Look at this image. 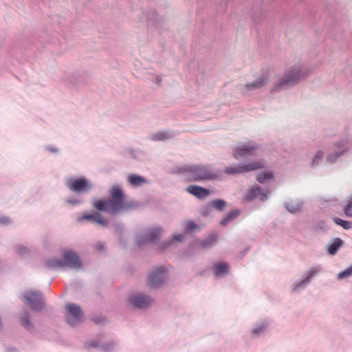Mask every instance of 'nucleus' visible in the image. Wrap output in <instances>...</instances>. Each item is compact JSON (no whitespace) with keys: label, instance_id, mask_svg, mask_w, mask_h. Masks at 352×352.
I'll use <instances>...</instances> for the list:
<instances>
[{"label":"nucleus","instance_id":"nucleus-1","mask_svg":"<svg viewBox=\"0 0 352 352\" xmlns=\"http://www.w3.org/2000/svg\"><path fill=\"white\" fill-rule=\"evenodd\" d=\"M109 195L111 197V200H94L93 201L94 207L98 210L115 214L126 212L135 206L132 201H126L122 187L118 184L112 186Z\"/></svg>","mask_w":352,"mask_h":352},{"label":"nucleus","instance_id":"nucleus-2","mask_svg":"<svg viewBox=\"0 0 352 352\" xmlns=\"http://www.w3.org/2000/svg\"><path fill=\"white\" fill-rule=\"evenodd\" d=\"M312 72L311 68L307 64L298 62L288 67L283 77L272 87L273 91H278L293 87L306 79Z\"/></svg>","mask_w":352,"mask_h":352},{"label":"nucleus","instance_id":"nucleus-3","mask_svg":"<svg viewBox=\"0 0 352 352\" xmlns=\"http://www.w3.org/2000/svg\"><path fill=\"white\" fill-rule=\"evenodd\" d=\"M184 172L190 181L211 180L217 177V173L207 164H191L184 168Z\"/></svg>","mask_w":352,"mask_h":352},{"label":"nucleus","instance_id":"nucleus-4","mask_svg":"<svg viewBox=\"0 0 352 352\" xmlns=\"http://www.w3.org/2000/svg\"><path fill=\"white\" fill-rule=\"evenodd\" d=\"M260 147L259 144L252 141L240 142L232 146V156L237 160L244 159L254 155Z\"/></svg>","mask_w":352,"mask_h":352},{"label":"nucleus","instance_id":"nucleus-5","mask_svg":"<svg viewBox=\"0 0 352 352\" xmlns=\"http://www.w3.org/2000/svg\"><path fill=\"white\" fill-rule=\"evenodd\" d=\"M264 166L263 160L251 161L246 163H239L238 164L231 165L224 169V173L227 175H236L244 172H249L261 169Z\"/></svg>","mask_w":352,"mask_h":352},{"label":"nucleus","instance_id":"nucleus-6","mask_svg":"<svg viewBox=\"0 0 352 352\" xmlns=\"http://www.w3.org/2000/svg\"><path fill=\"white\" fill-rule=\"evenodd\" d=\"M67 187L72 191L82 192H88L92 187V184L86 178H70L67 182Z\"/></svg>","mask_w":352,"mask_h":352},{"label":"nucleus","instance_id":"nucleus-7","mask_svg":"<svg viewBox=\"0 0 352 352\" xmlns=\"http://www.w3.org/2000/svg\"><path fill=\"white\" fill-rule=\"evenodd\" d=\"M269 190L257 186H252L244 195V201L251 202L255 199L264 201L268 199Z\"/></svg>","mask_w":352,"mask_h":352},{"label":"nucleus","instance_id":"nucleus-8","mask_svg":"<svg viewBox=\"0 0 352 352\" xmlns=\"http://www.w3.org/2000/svg\"><path fill=\"white\" fill-rule=\"evenodd\" d=\"M321 269L318 266H314L309 268L304 274L305 278L300 283H295L292 285V291L297 292L300 289L305 288V287L310 283L311 278L316 276Z\"/></svg>","mask_w":352,"mask_h":352},{"label":"nucleus","instance_id":"nucleus-9","mask_svg":"<svg viewBox=\"0 0 352 352\" xmlns=\"http://www.w3.org/2000/svg\"><path fill=\"white\" fill-rule=\"evenodd\" d=\"M65 263L74 269L78 270L82 267V262L78 255L71 250H65L63 253Z\"/></svg>","mask_w":352,"mask_h":352},{"label":"nucleus","instance_id":"nucleus-10","mask_svg":"<svg viewBox=\"0 0 352 352\" xmlns=\"http://www.w3.org/2000/svg\"><path fill=\"white\" fill-rule=\"evenodd\" d=\"M67 310L74 317V319L67 317L66 320L67 322L73 326L76 323L81 321L82 317V312L80 307L76 304H68L66 305Z\"/></svg>","mask_w":352,"mask_h":352},{"label":"nucleus","instance_id":"nucleus-11","mask_svg":"<svg viewBox=\"0 0 352 352\" xmlns=\"http://www.w3.org/2000/svg\"><path fill=\"white\" fill-rule=\"evenodd\" d=\"M25 298L28 302L32 305L33 309L38 310L43 307L42 303L40 301L41 298V293L39 292L27 291L24 294Z\"/></svg>","mask_w":352,"mask_h":352},{"label":"nucleus","instance_id":"nucleus-12","mask_svg":"<svg viewBox=\"0 0 352 352\" xmlns=\"http://www.w3.org/2000/svg\"><path fill=\"white\" fill-rule=\"evenodd\" d=\"M129 301L133 306L138 308H145L151 303V300L149 297L142 294L131 296L129 298Z\"/></svg>","mask_w":352,"mask_h":352},{"label":"nucleus","instance_id":"nucleus-13","mask_svg":"<svg viewBox=\"0 0 352 352\" xmlns=\"http://www.w3.org/2000/svg\"><path fill=\"white\" fill-rule=\"evenodd\" d=\"M164 278L165 274L163 270L161 268H157L151 273L148 284L151 287H156L163 281Z\"/></svg>","mask_w":352,"mask_h":352},{"label":"nucleus","instance_id":"nucleus-14","mask_svg":"<svg viewBox=\"0 0 352 352\" xmlns=\"http://www.w3.org/2000/svg\"><path fill=\"white\" fill-rule=\"evenodd\" d=\"M334 146L336 148H340V151L327 155L326 161L329 164L335 163L340 156L343 155L348 151V148L344 145L342 142H339Z\"/></svg>","mask_w":352,"mask_h":352},{"label":"nucleus","instance_id":"nucleus-15","mask_svg":"<svg viewBox=\"0 0 352 352\" xmlns=\"http://www.w3.org/2000/svg\"><path fill=\"white\" fill-rule=\"evenodd\" d=\"M186 191L199 199L210 195V191L208 190L197 185L189 186L186 188Z\"/></svg>","mask_w":352,"mask_h":352},{"label":"nucleus","instance_id":"nucleus-16","mask_svg":"<svg viewBox=\"0 0 352 352\" xmlns=\"http://www.w3.org/2000/svg\"><path fill=\"white\" fill-rule=\"evenodd\" d=\"M84 220L94 221L99 225L105 226H107V222L104 221L101 217V215L97 212H94L92 214H89L87 213L84 214L82 216L78 218V221L79 222H82Z\"/></svg>","mask_w":352,"mask_h":352},{"label":"nucleus","instance_id":"nucleus-17","mask_svg":"<svg viewBox=\"0 0 352 352\" xmlns=\"http://www.w3.org/2000/svg\"><path fill=\"white\" fill-rule=\"evenodd\" d=\"M284 206L289 212L296 214L302 212L303 203L299 200H289Z\"/></svg>","mask_w":352,"mask_h":352},{"label":"nucleus","instance_id":"nucleus-18","mask_svg":"<svg viewBox=\"0 0 352 352\" xmlns=\"http://www.w3.org/2000/svg\"><path fill=\"white\" fill-rule=\"evenodd\" d=\"M161 232L162 230L158 228L151 229L146 236L145 239H142L138 241V245L141 246L143 243V241L151 242L155 241L160 237Z\"/></svg>","mask_w":352,"mask_h":352},{"label":"nucleus","instance_id":"nucleus-19","mask_svg":"<svg viewBox=\"0 0 352 352\" xmlns=\"http://www.w3.org/2000/svg\"><path fill=\"white\" fill-rule=\"evenodd\" d=\"M270 71L269 69H266L263 71L254 80L256 82L257 85L261 88H263L270 82Z\"/></svg>","mask_w":352,"mask_h":352},{"label":"nucleus","instance_id":"nucleus-20","mask_svg":"<svg viewBox=\"0 0 352 352\" xmlns=\"http://www.w3.org/2000/svg\"><path fill=\"white\" fill-rule=\"evenodd\" d=\"M343 245V241L340 238H336L330 244L327 246L328 252L334 255L337 253L339 248H341Z\"/></svg>","mask_w":352,"mask_h":352},{"label":"nucleus","instance_id":"nucleus-21","mask_svg":"<svg viewBox=\"0 0 352 352\" xmlns=\"http://www.w3.org/2000/svg\"><path fill=\"white\" fill-rule=\"evenodd\" d=\"M128 182L133 186H140L146 182L143 177L138 175H129Z\"/></svg>","mask_w":352,"mask_h":352},{"label":"nucleus","instance_id":"nucleus-22","mask_svg":"<svg viewBox=\"0 0 352 352\" xmlns=\"http://www.w3.org/2000/svg\"><path fill=\"white\" fill-rule=\"evenodd\" d=\"M274 176L272 172L265 171L260 173L256 176V180L261 184H264L273 180Z\"/></svg>","mask_w":352,"mask_h":352},{"label":"nucleus","instance_id":"nucleus-23","mask_svg":"<svg viewBox=\"0 0 352 352\" xmlns=\"http://www.w3.org/2000/svg\"><path fill=\"white\" fill-rule=\"evenodd\" d=\"M228 273V267L226 263H219L214 266V274L222 277Z\"/></svg>","mask_w":352,"mask_h":352},{"label":"nucleus","instance_id":"nucleus-24","mask_svg":"<svg viewBox=\"0 0 352 352\" xmlns=\"http://www.w3.org/2000/svg\"><path fill=\"white\" fill-rule=\"evenodd\" d=\"M20 323L26 329H32L33 328V324L30 320L29 315L26 311H23L20 316L19 319Z\"/></svg>","mask_w":352,"mask_h":352},{"label":"nucleus","instance_id":"nucleus-25","mask_svg":"<svg viewBox=\"0 0 352 352\" xmlns=\"http://www.w3.org/2000/svg\"><path fill=\"white\" fill-rule=\"evenodd\" d=\"M333 221L336 224L341 226L344 230L352 229V221L344 220L338 217L333 218Z\"/></svg>","mask_w":352,"mask_h":352},{"label":"nucleus","instance_id":"nucleus-26","mask_svg":"<svg viewBox=\"0 0 352 352\" xmlns=\"http://www.w3.org/2000/svg\"><path fill=\"white\" fill-rule=\"evenodd\" d=\"M261 89V87L257 85L256 82L255 80L247 83L243 88V93L245 94H248V93L253 91L256 89Z\"/></svg>","mask_w":352,"mask_h":352},{"label":"nucleus","instance_id":"nucleus-27","mask_svg":"<svg viewBox=\"0 0 352 352\" xmlns=\"http://www.w3.org/2000/svg\"><path fill=\"white\" fill-rule=\"evenodd\" d=\"M239 214V211L234 210L229 213L224 219L221 221V225L226 226L227 223L232 221Z\"/></svg>","mask_w":352,"mask_h":352},{"label":"nucleus","instance_id":"nucleus-28","mask_svg":"<svg viewBox=\"0 0 352 352\" xmlns=\"http://www.w3.org/2000/svg\"><path fill=\"white\" fill-rule=\"evenodd\" d=\"M212 206L218 210H223L226 206V203L222 199H214L211 202Z\"/></svg>","mask_w":352,"mask_h":352},{"label":"nucleus","instance_id":"nucleus-29","mask_svg":"<svg viewBox=\"0 0 352 352\" xmlns=\"http://www.w3.org/2000/svg\"><path fill=\"white\" fill-rule=\"evenodd\" d=\"M324 153L322 151H318L317 152H316V153L314 154L313 158H312V161H311V164L312 166H316L319 164V162L321 161V160L324 157Z\"/></svg>","mask_w":352,"mask_h":352},{"label":"nucleus","instance_id":"nucleus-30","mask_svg":"<svg viewBox=\"0 0 352 352\" xmlns=\"http://www.w3.org/2000/svg\"><path fill=\"white\" fill-rule=\"evenodd\" d=\"M267 325L262 322L255 325L252 329V332L254 336H259L265 329Z\"/></svg>","mask_w":352,"mask_h":352},{"label":"nucleus","instance_id":"nucleus-31","mask_svg":"<svg viewBox=\"0 0 352 352\" xmlns=\"http://www.w3.org/2000/svg\"><path fill=\"white\" fill-rule=\"evenodd\" d=\"M344 212L346 216L352 217V196L349 197L347 204L344 206Z\"/></svg>","mask_w":352,"mask_h":352},{"label":"nucleus","instance_id":"nucleus-32","mask_svg":"<svg viewBox=\"0 0 352 352\" xmlns=\"http://www.w3.org/2000/svg\"><path fill=\"white\" fill-rule=\"evenodd\" d=\"M184 230L186 231H192L197 229V225L192 221H186L184 225Z\"/></svg>","mask_w":352,"mask_h":352},{"label":"nucleus","instance_id":"nucleus-33","mask_svg":"<svg viewBox=\"0 0 352 352\" xmlns=\"http://www.w3.org/2000/svg\"><path fill=\"white\" fill-rule=\"evenodd\" d=\"M63 265V263L60 261H51L47 262V266L49 268L60 267Z\"/></svg>","mask_w":352,"mask_h":352},{"label":"nucleus","instance_id":"nucleus-34","mask_svg":"<svg viewBox=\"0 0 352 352\" xmlns=\"http://www.w3.org/2000/svg\"><path fill=\"white\" fill-rule=\"evenodd\" d=\"M168 134L165 132L157 133L153 135V138L157 140H163L168 138Z\"/></svg>","mask_w":352,"mask_h":352},{"label":"nucleus","instance_id":"nucleus-35","mask_svg":"<svg viewBox=\"0 0 352 352\" xmlns=\"http://www.w3.org/2000/svg\"><path fill=\"white\" fill-rule=\"evenodd\" d=\"M112 348H113V346H112V344H104V345H102L100 346V349L104 351H106V352H109V351H111Z\"/></svg>","mask_w":352,"mask_h":352},{"label":"nucleus","instance_id":"nucleus-36","mask_svg":"<svg viewBox=\"0 0 352 352\" xmlns=\"http://www.w3.org/2000/svg\"><path fill=\"white\" fill-rule=\"evenodd\" d=\"M173 240H175V241H177V242H180V241H182L183 240L184 236L181 234H174L173 236Z\"/></svg>","mask_w":352,"mask_h":352},{"label":"nucleus","instance_id":"nucleus-37","mask_svg":"<svg viewBox=\"0 0 352 352\" xmlns=\"http://www.w3.org/2000/svg\"><path fill=\"white\" fill-rule=\"evenodd\" d=\"M9 222V219L7 217H3L0 218V223L5 224Z\"/></svg>","mask_w":352,"mask_h":352},{"label":"nucleus","instance_id":"nucleus-38","mask_svg":"<svg viewBox=\"0 0 352 352\" xmlns=\"http://www.w3.org/2000/svg\"><path fill=\"white\" fill-rule=\"evenodd\" d=\"M67 202L69 204H72V205H75V204H77L80 203V201H77V200H74V201L68 200Z\"/></svg>","mask_w":352,"mask_h":352},{"label":"nucleus","instance_id":"nucleus-39","mask_svg":"<svg viewBox=\"0 0 352 352\" xmlns=\"http://www.w3.org/2000/svg\"><path fill=\"white\" fill-rule=\"evenodd\" d=\"M155 80H156L157 83H160L162 81V78L160 76H156Z\"/></svg>","mask_w":352,"mask_h":352},{"label":"nucleus","instance_id":"nucleus-40","mask_svg":"<svg viewBox=\"0 0 352 352\" xmlns=\"http://www.w3.org/2000/svg\"><path fill=\"white\" fill-rule=\"evenodd\" d=\"M202 246L203 247H207L208 246V244L206 243H202Z\"/></svg>","mask_w":352,"mask_h":352},{"label":"nucleus","instance_id":"nucleus-41","mask_svg":"<svg viewBox=\"0 0 352 352\" xmlns=\"http://www.w3.org/2000/svg\"><path fill=\"white\" fill-rule=\"evenodd\" d=\"M20 252H22V251H25V248H21L20 250H19Z\"/></svg>","mask_w":352,"mask_h":352},{"label":"nucleus","instance_id":"nucleus-42","mask_svg":"<svg viewBox=\"0 0 352 352\" xmlns=\"http://www.w3.org/2000/svg\"><path fill=\"white\" fill-rule=\"evenodd\" d=\"M49 149H50V151H56V150H55V149H53V148H49Z\"/></svg>","mask_w":352,"mask_h":352}]
</instances>
